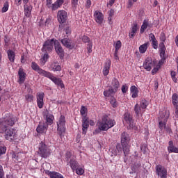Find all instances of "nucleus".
Wrapping results in <instances>:
<instances>
[{
	"mask_svg": "<svg viewBox=\"0 0 178 178\" xmlns=\"http://www.w3.org/2000/svg\"><path fill=\"white\" fill-rule=\"evenodd\" d=\"M121 90H122V92H123V94H126V92H127V90H128L127 86H126V85H123L122 86Z\"/></svg>",
	"mask_w": 178,
	"mask_h": 178,
	"instance_id": "680f3d73",
	"label": "nucleus"
},
{
	"mask_svg": "<svg viewBox=\"0 0 178 178\" xmlns=\"http://www.w3.org/2000/svg\"><path fill=\"white\" fill-rule=\"evenodd\" d=\"M48 175L50 176V178H63L62 174L56 172H50Z\"/></svg>",
	"mask_w": 178,
	"mask_h": 178,
	"instance_id": "72a5a7b5",
	"label": "nucleus"
},
{
	"mask_svg": "<svg viewBox=\"0 0 178 178\" xmlns=\"http://www.w3.org/2000/svg\"><path fill=\"white\" fill-rule=\"evenodd\" d=\"M134 2H137V0H129L128 1V8H131L134 5Z\"/></svg>",
	"mask_w": 178,
	"mask_h": 178,
	"instance_id": "052dcab7",
	"label": "nucleus"
},
{
	"mask_svg": "<svg viewBox=\"0 0 178 178\" xmlns=\"http://www.w3.org/2000/svg\"><path fill=\"white\" fill-rule=\"evenodd\" d=\"M63 5V0H56L53 4L52 0H46V6L49 8V9H51L53 11L58 10V9L61 8Z\"/></svg>",
	"mask_w": 178,
	"mask_h": 178,
	"instance_id": "6e6552de",
	"label": "nucleus"
},
{
	"mask_svg": "<svg viewBox=\"0 0 178 178\" xmlns=\"http://www.w3.org/2000/svg\"><path fill=\"white\" fill-rule=\"evenodd\" d=\"M31 67L33 70L37 72L38 74H40V76H43L44 77L49 79V80L53 81V83H54L56 86H58V87H60V88H65V84H63V81H62L60 78H57L56 76H54V74L42 70V68L40 67V65H38L35 62L31 63Z\"/></svg>",
	"mask_w": 178,
	"mask_h": 178,
	"instance_id": "f257e3e1",
	"label": "nucleus"
},
{
	"mask_svg": "<svg viewBox=\"0 0 178 178\" xmlns=\"http://www.w3.org/2000/svg\"><path fill=\"white\" fill-rule=\"evenodd\" d=\"M160 40L161 42H165L166 41V35L165 33L162 32L160 35Z\"/></svg>",
	"mask_w": 178,
	"mask_h": 178,
	"instance_id": "09e8293b",
	"label": "nucleus"
},
{
	"mask_svg": "<svg viewBox=\"0 0 178 178\" xmlns=\"http://www.w3.org/2000/svg\"><path fill=\"white\" fill-rule=\"evenodd\" d=\"M129 135L126 132H123L121 135V144L122 145H129Z\"/></svg>",
	"mask_w": 178,
	"mask_h": 178,
	"instance_id": "4be33fe9",
	"label": "nucleus"
},
{
	"mask_svg": "<svg viewBox=\"0 0 178 178\" xmlns=\"http://www.w3.org/2000/svg\"><path fill=\"white\" fill-rule=\"evenodd\" d=\"M120 48H122V42L118 40L116 42L115 51H119Z\"/></svg>",
	"mask_w": 178,
	"mask_h": 178,
	"instance_id": "c03bdc74",
	"label": "nucleus"
},
{
	"mask_svg": "<svg viewBox=\"0 0 178 178\" xmlns=\"http://www.w3.org/2000/svg\"><path fill=\"white\" fill-rule=\"evenodd\" d=\"M55 41H56V39H51V40H47L46 42H44L42 47V51L45 52L46 54H48V52H51L52 49H54V45H55Z\"/></svg>",
	"mask_w": 178,
	"mask_h": 178,
	"instance_id": "1a4fd4ad",
	"label": "nucleus"
},
{
	"mask_svg": "<svg viewBox=\"0 0 178 178\" xmlns=\"http://www.w3.org/2000/svg\"><path fill=\"white\" fill-rule=\"evenodd\" d=\"M93 16L97 24H102V23H104V14L99 10L95 11Z\"/></svg>",
	"mask_w": 178,
	"mask_h": 178,
	"instance_id": "4468645a",
	"label": "nucleus"
},
{
	"mask_svg": "<svg viewBox=\"0 0 178 178\" xmlns=\"http://www.w3.org/2000/svg\"><path fill=\"white\" fill-rule=\"evenodd\" d=\"M124 120L127 122L129 126H131V123L133 122V116H131L129 113H125L124 115Z\"/></svg>",
	"mask_w": 178,
	"mask_h": 178,
	"instance_id": "c85d7f7f",
	"label": "nucleus"
},
{
	"mask_svg": "<svg viewBox=\"0 0 178 178\" xmlns=\"http://www.w3.org/2000/svg\"><path fill=\"white\" fill-rule=\"evenodd\" d=\"M82 41L83 42H85V43L88 42V44H90V38H88V36L83 35L82 37Z\"/></svg>",
	"mask_w": 178,
	"mask_h": 178,
	"instance_id": "4d7b16f0",
	"label": "nucleus"
},
{
	"mask_svg": "<svg viewBox=\"0 0 178 178\" xmlns=\"http://www.w3.org/2000/svg\"><path fill=\"white\" fill-rule=\"evenodd\" d=\"M50 67L54 72H60L62 70V67H60L59 63L58 62L52 63L50 65Z\"/></svg>",
	"mask_w": 178,
	"mask_h": 178,
	"instance_id": "cd10ccee",
	"label": "nucleus"
},
{
	"mask_svg": "<svg viewBox=\"0 0 178 178\" xmlns=\"http://www.w3.org/2000/svg\"><path fill=\"white\" fill-rule=\"evenodd\" d=\"M116 124L115 120L109 118L108 116L102 118V121L99 122L98 129L101 131H108L109 129H112Z\"/></svg>",
	"mask_w": 178,
	"mask_h": 178,
	"instance_id": "20e7f679",
	"label": "nucleus"
},
{
	"mask_svg": "<svg viewBox=\"0 0 178 178\" xmlns=\"http://www.w3.org/2000/svg\"><path fill=\"white\" fill-rule=\"evenodd\" d=\"M116 92H117L116 90L111 88L108 90L104 91V97H112L113 94H116Z\"/></svg>",
	"mask_w": 178,
	"mask_h": 178,
	"instance_id": "7c9ffc66",
	"label": "nucleus"
},
{
	"mask_svg": "<svg viewBox=\"0 0 178 178\" xmlns=\"http://www.w3.org/2000/svg\"><path fill=\"white\" fill-rule=\"evenodd\" d=\"M6 152V147L0 146V156Z\"/></svg>",
	"mask_w": 178,
	"mask_h": 178,
	"instance_id": "603ef678",
	"label": "nucleus"
},
{
	"mask_svg": "<svg viewBox=\"0 0 178 178\" xmlns=\"http://www.w3.org/2000/svg\"><path fill=\"white\" fill-rule=\"evenodd\" d=\"M120 87V83H119V80L116 78H113L111 82V88L118 92V89Z\"/></svg>",
	"mask_w": 178,
	"mask_h": 178,
	"instance_id": "b1692460",
	"label": "nucleus"
},
{
	"mask_svg": "<svg viewBox=\"0 0 178 178\" xmlns=\"http://www.w3.org/2000/svg\"><path fill=\"white\" fill-rule=\"evenodd\" d=\"M54 48L56 54L59 55L60 58H63L65 51H63V48H62V45H60V43L57 40L55 41Z\"/></svg>",
	"mask_w": 178,
	"mask_h": 178,
	"instance_id": "ddd939ff",
	"label": "nucleus"
},
{
	"mask_svg": "<svg viewBox=\"0 0 178 178\" xmlns=\"http://www.w3.org/2000/svg\"><path fill=\"white\" fill-rule=\"evenodd\" d=\"M154 90H158V87H159V83H158V81L156 80L154 81Z\"/></svg>",
	"mask_w": 178,
	"mask_h": 178,
	"instance_id": "774afa93",
	"label": "nucleus"
},
{
	"mask_svg": "<svg viewBox=\"0 0 178 178\" xmlns=\"http://www.w3.org/2000/svg\"><path fill=\"white\" fill-rule=\"evenodd\" d=\"M57 19L60 24L66 23V20H67V12L64 10H58L57 13Z\"/></svg>",
	"mask_w": 178,
	"mask_h": 178,
	"instance_id": "9b49d317",
	"label": "nucleus"
},
{
	"mask_svg": "<svg viewBox=\"0 0 178 178\" xmlns=\"http://www.w3.org/2000/svg\"><path fill=\"white\" fill-rule=\"evenodd\" d=\"M8 10H9V2L6 1L3 4V6L1 9V12H2V13H5L8 12Z\"/></svg>",
	"mask_w": 178,
	"mask_h": 178,
	"instance_id": "58836bf2",
	"label": "nucleus"
},
{
	"mask_svg": "<svg viewBox=\"0 0 178 178\" xmlns=\"http://www.w3.org/2000/svg\"><path fill=\"white\" fill-rule=\"evenodd\" d=\"M114 15H115V10L111 9L108 11V16L113 17Z\"/></svg>",
	"mask_w": 178,
	"mask_h": 178,
	"instance_id": "0e129e2a",
	"label": "nucleus"
},
{
	"mask_svg": "<svg viewBox=\"0 0 178 178\" xmlns=\"http://www.w3.org/2000/svg\"><path fill=\"white\" fill-rule=\"evenodd\" d=\"M88 126H90V120L87 116H84L82 120V134H87V130H88Z\"/></svg>",
	"mask_w": 178,
	"mask_h": 178,
	"instance_id": "dca6fc26",
	"label": "nucleus"
},
{
	"mask_svg": "<svg viewBox=\"0 0 178 178\" xmlns=\"http://www.w3.org/2000/svg\"><path fill=\"white\" fill-rule=\"evenodd\" d=\"M130 90L132 94V98H137L138 97V88L136 86H131Z\"/></svg>",
	"mask_w": 178,
	"mask_h": 178,
	"instance_id": "c756f323",
	"label": "nucleus"
},
{
	"mask_svg": "<svg viewBox=\"0 0 178 178\" xmlns=\"http://www.w3.org/2000/svg\"><path fill=\"white\" fill-rule=\"evenodd\" d=\"M156 174L158 177L160 178H168V169L165 166L159 164L155 167Z\"/></svg>",
	"mask_w": 178,
	"mask_h": 178,
	"instance_id": "9d476101",
	"label": "nucleus"
},
{
	"mask_svg": "<svg viewBox=\"0 0 178 178\" xmlns=\"http://www.w3.org/2000/svg\"><path fill=\"white\" fill-rule=\"evenodd\" d=\"M38 154L41 158L47 159L52 154V150L49 148V146L47 145L44 142H41L38 147Z\"/></svg>",
	"mask_w": 178,
	"mask_h": 178,
	"instance_id": "423d86ee",
	"label": "nucleus"
},
{
	"mask_svg": "<svg viewBox=\"0 0 178 178\" xmlns=\"http://www.w3.org/2000/svg\"><path fill=\"white\" fill-rule=\"evenodd\" d=\"M149 39L152 41V47L154 49H158V40H156L155 35H154V33H150L149 35Z\"/></svg>",
	"mask_w": 178,
	"mask_h": 178,
	"instance_id": "412c9836",
	"label": "nucleus"
},
{
	"mask_svg": "<svg viewBox=\"0 0 178 178\" xmlns=\"http://www.w3.org/2000/svg\"><path fill=\"white\" fill-rule=\"evenodd\" d=\"M111 60H107L103 68L104 76H108V74H109V70H111Z\"/></svg>",
	"mask_w": 178,
	"mask_h": 178,
	"instance_id": "aec40b11",
	"label": "nucleus"
},
{
	"mask_svg": "<svg viewBox=\"0 0 178 178\" xmlns=\"http://www.w3.org/2000/svg\"><path fill=\"white\" fill-rule=\"evenodd\" d=\"M159 48L160 51H166V47H165V43H163V42H161L159 44Z\"/></svg>",
	"mask_w": 178,
	"mask_h": 178,
	"instance_id": "6e6d98bb",
	"label": "nucleus"
},
{
	"mask_svg": "<svg viewBox=\"0 0 178 178\" xmlns=\"http://www.w3.org/2000/svg\"><path fill=\"white\" fill-rule=\"evenodd\" d=\"M71 5L72 8H77V5H79V0H71Z\"/></svg>",
	"mask_w": 178,
	"mask_h": 178,
	"instance_id": "8fccbe9b",
	"label": "nucleus"
},
{
	"mask_svg": "<svg viewBox=\"0 0 178 178\" xmlns=\"http://www.w3.org/2000/svg\"><path fill=\"white\" fill-rule=\"evenodd\" d=\"M7 55L10 62H11V63H15V59H16V54H15V51L9 49L7 51Z\"/></svg>",
	"mask_w": 178,
	"mask_h": 178,
	"instance_id": "a878e982",
	"label": "nucleus"
},
{
	"mask_svg": "<svg viewBox=\"0 0 178 178\" xmlns=\"http://www.w3.org/2000/svg\"><path fill=\"white\" fill-rule=\"evenodd\" d=\"M22 152H18L13 156V158H15V159H17V161H19L20 158H22Z\"/></svg>",
	"mask_w": 178,
	"mask_h": 178,
	"instance_id": "13d9d810",
	"label": "nucleus"
},
{
	"mask_svg": "<svg viewBox=\"0 0 178 178\" xmlns=\"http://www.w3.org/2000/svg\"><path fill=\"white\" fill-rule=\"evenodd\" d=\"M86 113H87V108H86L84 106H82L81 109V115L84 118V116H86Z\"/></svg>",
	"mask_w": 178,
	"mask_h": 178,
	"instance_id": "de8ad7c7",
	"label": "nucleus"
},
{
	"mask_svg": "<svg viewBox=\"0 0 178 178\" xmlns=\"http://www.w3.org/2000/svg\"><path fill=\"white\" fill-rule=\"evenodd\" d=\"M45 63H47V61L44 60L42 58H40V66H44V65H45Z\"/></svg>",
	"mask_w": 178,
	"mask_h": 178,
	"instance_id": "338daca9",
	"label": "nucleus"
},
{
	"mask_svg": "<svg viewBox=\"0 0 178 178\" xmlns=\"http://www.w3.org/2000/svg\"><path fill=\"white\" fill-rule=\"evenodd\" d=\"M57 124V133L62 138L63 137L65 133H66V118L65 115H61L56 122Z\"/></svg>",
	"mask_w": 178,
	"mask_h": 178,
	"instance_id": "39448f33",
	"label": "nucleus"
},
{
	"mask_svg": "<svg viewBox=\"0 0 178 178\" xmlns=\"http://www.w3.org/2000/svg\"><path fill=\"white\" fill-rule=\"evenodd\" d=\"M88 54L92 52V43H88L87 44Z\"/></svg>",
	"mask_w": 178,
	"mask_h": 178,
	"instance_id": "3c124183",
	"label": "nucleus"
},
{
	"mask_svg": "<svg viewBox=\"0 0 178 178\" xmlns=\"http://www.w3.org/2000/svg\"><path fill=\"white\" fill-rule=\"evenodd\" d=\"M172 102L175 106L178 105V95L177 93H174L172 96Z\"/></svg>",
	"mask_w": 178,
	"mask_h": 178,
	"instance_id": "e433bc0d",
	"label": "nucleus"
},
{
	"mask_svg": "<svg viewBox=\"0 0 178 178\" xmlns=\"http://www.w3.org/2000/svg\"><path fill=\"white\" fill-rule=\"evenodd\" d=\"M134 112H135L137 118H138V116H140V115H141V107L140 106V105H138V104H136L134 106Z\"/></svg>",
	"mask_w": 178,
	"mask_h": 178,
	"instance_id": "f704fd0d",
	"label": "nucleus"
},
{
	"mask_svg": "<svg viewBox=\"0 0 178 178\" xmlns=\"http://www.w3.org/2000/svg\"><path fill=\"white\" fill-rule=\"evenodd\" d=\"M1 130L4 131L6 140L8 141H14L17 136L16 129L13 128H3Z\"/></svg>",
	"mask_w": 178,
	"mask_h": 178,
	"instance_id": "0eeeda50",
	"label": "nucleus"
},
{
	"mask_svg": "<svg viewBox=\"0 0 178 178\" xmlns=\"http://www.w3.org/2000/svg\"><path fill=\"white\" fill-rule=\"evenodd\" d=\"M160 56L162 59H165V57L166 56V50H161Z\"/></svg>",
	"mask_w": 178,
	"mask_h": 178,
	"instance_id": "5fc2aeb1",
	"label": "nucleus"
},
{
	"mask_svg": "<svg viewBox=\"0 0 178 178\" xmlns=\"http://www.w3.org/2000/svg\"><path fill=\"white\" fill-rule=\"evenodd\" d=\"M137 30H138V24H134L132 26L131 31H133V33H137Z\"/></svg>",
	"mask_w": 178,
	"mask_h": 178,
	"instance_id": "864d4df0",
	"label": "nucleus"
},
{
	"mask_svg": "<svg viewBox=\"0 0 178 178\" xmlns=\"http://www.w3.org/2000/svg\"><path fill=\"white\" fill-rule=\"evenodd\" d=\"M147 106H148V102L145 99L142 100L140 107L142 108V109H146Z\"/></svg>",
	"mask_w": 178,
	"mask_h": 178,
	"instance_id": "79ce46f5",
	"label": "nucleus"
},
{
	"mask_svg": "<svg viewBox=\"0 0 178 178\" xmlns=\"http://www.w3.org/2000/svg\"><path fill=\"white\" fill-rule=\"evenodd\" d=\"M86 8H91V0H87L86 3Z\"/></svg>",
	"mask_w": 178,
	"mask_h": 178,
	"instance_id": "69168bd1",
	"label": "nucleus"
},
{
	"mask_svg": "<svg viewBox=\"0 0 178 178\" xmlns=\"http://www.w3.org/2000/svg\"><path fill=\"white\" fill-rule=\"evenodd\" d=\"M149 26V22L148 19H145L143 22V24L140 27V34H143L144 31L147 30V27Z\"/></svg>",
	"mask_w": 178,
	"mask_h": 178,
	"instance_id": "2f4dec72",
	"label": "nucleus"
},
{
	"mask_svg": "<svg viewBox=\"0 0 178 178\" xmlns=\"http://www.w3.org/2000/svg\"><path fill=\"white\" fill-rule=\"evenodd\" d=\"M16 122H17L16 117H14L10 113H7L3 118L0 120V129H6L9 127V126L12 127L15 126Z\"/></svg>",
	"mask_w": 178,
	"mask_h": 178,
	"instance_id": "7ed1b4c3",
	"label": "nucleus"
},
{
	"mask_svg": "<svg viewBox=\"0 0 178 178\" xmlns=\"http://www.w3.org/2000/svg\"><path fill=\"white\" fill-rule=\"evenodd\" d=\"M71 169H72V170H74L75 169H77V168H79V162H77V161H76L75 158H72L70 161L68 162Z\"/></svg>",
	"mask_w": 178,
	"mask_h": 178,
	"instance_id": "393cba45",
	"label": "nucleus"
},
{
	"mask_svg": "<svg viewBox=\"0 0 178 178\" xmlns=\"http://www.w3.org/2000/svg\"><path fill=\"white\" fill-rule=\"evenodd\" d=\"M34 98V96L31 94H28L25 95V99L27 101V102H33V99Z\"/></svg>",
	"mask_w": 178,
	"mask_h": 178,
	"instance_id": "37998d69",
	"label": "nucleus"
},
{
	"mask_svg": "<svg viewBox=\"0 0 178 178\" xmlns=\"http://www.w3.org/2000/svg\"><path fill=\"white\" fill-rule=\"evenodd\" d=\"M24 15L26 17H30V15H31V10H33V6L31 5L25 4L24 6Z\"/></svg>",
	"mask_w": 178,
	"mask_h": 178,
	"instance_id": "bb28decb",
	"label": "nucleus"
},
{
	"mask_svg": "<svg viewBox=\"0 0 178 178\" xmlns=\"http://www.w3.org/2000/svg\"><path fill=\"white\" fill-rule=\"evenodd\" d=\"M61 43L65 48H68V49H73L76 45L72 42V40L68 38H64L61 40Z\"/></svg>",
	"mask_w": 178,
	"mask_h": 178,
	"instance_id": "6ab92c4d",
	"label": "nucleus"
},
{
	"mask_svg": "<svg viewBox=\"0 0 178 178\" xmlns=\"http://www.w3.org/2000/svg\"><path fill=\"white\" fill-rule=\"evenodd\" d=\"M5 177V172H3V168L0 165V178H3Z\"/></svg>",
	"mask_w": 178,
	"mask_h": 178,
	"instance_id": "bf43d9fd",
	"label": "nucleus"
},
{
	"mask_svg": "<svg viewBox=\"0 0 178 178\" xmlns=\"http://www.w3.org/2000/svg\"><path fill=\"white\" fill-rule=\"evenodd\" d=\"M169 116H170V113L168 110H163V111L160 112L159 117V129H160V130H163V129H165V131H167V133L170 136L173 134L172 129L170 127H166Z\"/></svg>",
	"mask_w": 178,
	"mask_h": 178,
	"instance_id": "f03ea898",
	"label": "nucleus"
},
{
	"mask_svg": "<svg viewBox=\"0 0 178 178\" xmlns=\"http://www.w3.org/2000/svg\"><path fill=\"white\" fill-rule=\"evenodd\" d=\"M42 59H44L46 62H48V59H49V55H48V53H45Z\"/></svg>",
	"mask_w": 178,
	"mask_h": 178,
	"instance_id": "e2e57ef3",
	"label": "nucleus"
},
{
	"mask_svg": "<svg viewBox=\"0 0 178 178\" xmlns=\"http://www.w3.org/2000/svg\"><path fill=\"white\" fill-rule=\"evenodd\" d=\"M44 97H45L44 92H38L36 95L37 105L39 109H42L44 107Z\"/></svg>",
	"mask_w": 178,
	"mask_h": 178,
	"instance_id": "f8f14e48",
	"label": "nucleus"
},
{
	"mask_svg": "<svg viewBox=\"0 0 178 178\" xmlns=\"http://www.w3.org/2000/svg\"><path fill=\"white\" fill-rule=\"evenodd\" d=\"M27 74L24 72V70L23 68H19L18 71V83L19 84H23L24 81H26V77Z\"/></svg>",
	"mask_w": 178,
	"mask_h": 178,
	"instance_id": "a211bd4d",
	"label": "nucleus"
},
{
	"mask_svg": "<svg viewBox=\"0 0 178 178\" xmlns=\"http://www.w3.org/2000/svg\"><path fill=\"white\" fill-rule=\"evenodd\" d=\"M116 149L118 152V154H120V152H122L123 151V146L122 145V143H118L116 145Z\"/></svg>",
	"mask_w": 178,
	"mask_h": 178,
	"instance_id": "49530a36",
	"label": "nucleus"
},
{
	"mask_svg": "<svg viewBox=\"0 0 178 178\" xmlns=\"http://www.w3.org/2000/svg\"><path fill=\"white\" fill-rule=\"evenodd\" d=\"M148 45H149V43L148 42L144 43L143 44L140 45L139 47V51L141 54H145V52H147V49H148Z\"/></svg>",
	"mask_w": 178,
	"mask_h": 178,
	"instance_id": "473e14b6",
	"label": "nucleus"
},
{
	"mask_svg": "<svg viewBox=\"0 0 178 178\" xmlns=\"http://www.w3.org/2000/svg\"><path fill=\"white\" fill-rule=\"evenodd\" d=\"M44 118H45L47 123H49V124H52V123H54V120L55 119L54 115L50 114L49 113H44Z\"/></svg>",
	"mask_w": 178,
	"mask_h": 178,
	"instance_id": "5701e85b",
	"label": "nucleus"
},
{
	"mask_svg": "<svg viewBox=\"0 0 178 178\" xmlns=\"http://www.w3.org/2000/svg\"><path fill=\"white\" fill-rule=\"evenodd\" d=\"M48 130V124L47 122H40L36 128L37 133L42 134V133H46Z\"/></svg>",
	"mask_w": 178,
	"mask_h": 178,
	"instance_id": "f3484780",
	"label": "nucleus"
},
{
	"mask_svg": "<svg viewBox=\"0 0 178 178\" xmlns=\"http://www.w3.org/2000/svg\"><path fill=\"white\" fill-rule=\"evenodd\" d=\"M74 170H75V172L76 173V175H79V176H83V175H84V169H83L82 168L78 167Z\"/></svg>",
	"mask_w": 178,
	"mask_h": 178,
	"instance_id": "a19ab883",
	"label": "nucleus"
},
{
	"mask_svg": "<svg viewBox=\"0 0 178 178\" xmlns=\"http://www.w3.org/2000/svg\"><path fill=\"white\" fill-rule=\"evenodd\" d=\"M71 159H72V152H67L65 154V160L67 161V162H70Z\"/></svg>",
	"mask_w": 178,
	"mask_h": 178,
	"instance_id": "a18cd8bd",
	"label": "nucleus"
},
{
	"mask_svg": "<svg viewBox=\"0 0 178 178\" xmlns=\"http://www.w3.org/2000/svg\"><path fill=\"white\" fill-rule=\"evenodd\" d=\"M110 104L113 108H118V101L113 97H111L110 99Z\"/></svg>",
	"mask_w": 178,
	"mask_h": 178,
	"instance_id": "4c0bfd02",
	"label": "nucleus"
},
{
	"mask_svg": "<svg viewBox=\"0 0 178 178\" xmlns=\"http://www.w3.org/2000/svg\"><path fill=\"white\" fill-rule=\"evenodd\" d=\"M155 62H154L152 59L147 58L143 63V67L147 72H150Z\"/></svg>",
	"mask_w": 178,
	"mask_h": 178,
	"instance_id": "2eb2a0df",
	"label": "nucleus"
},
{
	"mask_svg": "<svg viewBox=\"0 0 178 178\" xmlns=\"http://www.w3.org/2000/svg\"><path fill=\"white\" fill-rule=\"evenodd\" d=\"M122 151L124 156H127V155L130 154V147H129V145H122Z\"/></svg>",
	"mask_w": 178,
	"mask_h": 178,
	"instance_id": "c9c22d12",
	"label": "nucleus"
},
{
	"mask_svg": "<svg viewBox=\"0 0 178 178\" xmlns=\"http://www.w3.org/2000/svg\"><path fill=\"white\" fill-rule=\"evenodd\" d=\"M168 151L169 154H172V152L175 154H178V148L175 146H172V147H168Z\"/></svg>",
	"mask_w": 178,
	"mask_h": 178,
	"instance_id": "ea45409f",
	"label": "nucleus"
}]
</instances>
